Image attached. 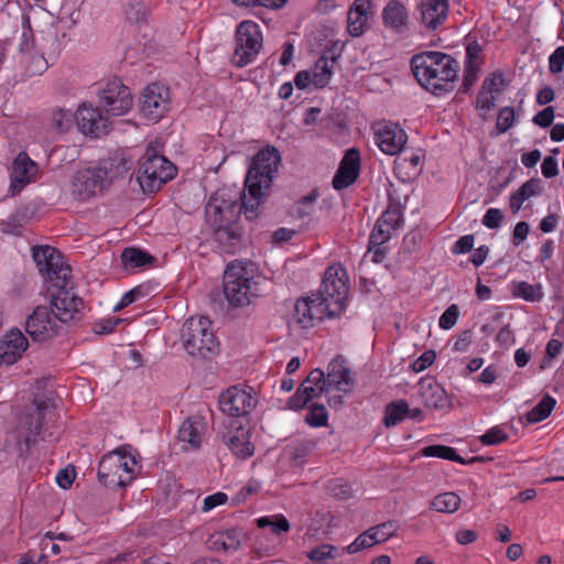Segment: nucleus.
Listing matches in <instances>:
<instances>
[{"label": "nucleus", "mask_w": 564, "mask_h": 564, "mask_svg": "<svg viewBox=\"0 0 564 564\" xmlns=\"http://www.w3.org/2000/svg\"><path fill=\"white\" fill-rule=\"evenodd\" d=\"M554 120V108L549 106L539 111L532 119V122L541 128H547Z\"/></svg>", "instance_id": "nucleus-62"}, {"label": "nucleus", "mask_w": 564, "mask_h": 564, "mask_svg": "<svg viewBox=\"0 0 564 564\" xmlns=\"http://www.w3.org/2000/svg\"><path fill=\"white\" fill-rule=\"evenodd\" d=\"M348 278L346 270L340 264L329 265L324 274L322 290L319 291L329 300H334L346 308L348 300Z\"/></svg>", "instance_id": "nucleus-18"}, {"label": "nucleus", "mask_w": 564, "mask_h": 564, "mask_svg": "<svg viewBox=\"0 0 564 564\" xmlns=\"http://www.w3.org/2000/svg\"><path fill=\"white\" fill-rule=\"evenodd\" d=\"M175 166L149 145L140 159L137 180L144 193H152L175 175Z\"/></svg>", "instance_id": "nucleus-7"}, {"label": "nucleus", "mask_w": 564, "mask_h": 564, "mask_svg": "<svg viewBox=\"0 0 564 564\" xmlns=\"http://www.w3.org/2000/svg\"><path fill=\"white\" fill-rule=\"evenodd\" d=\"M373 545H376V542L373 540L372 534L370 533V530L368 529L367 531L359 534L355 539V541L347 546V552L349 554H355L364 549H368Z\"/></svg>", "instance_id": "nucleus-53"}, {"label": "nucleus", "mask_w": 564, "mask_h": 564, "mask_svg": "<svg viewBox=\"0 0 564 564\" xmlns=\"http://www.w3.org/2000/svg\"><path fill=\"white\" fill-rule=\"evenodd\" d=\"M393 230L379 221L376 223L369 238V251L373 252L372 260L381 262L387 253L386 243L391 239Z\"/></svg>", "instance_id": "nucleus-37"}, {"label": "nucleus", "mask_w": 564, "mask_h": 564, "mask_svg": "<svg viewBox=\"0 0 564 564\" xmlns=\"http://www.w3.org/2000/svg\"><path fill=\"white\" fill-rule=\"evenodd\" d=\"M327 410L322 404H313L305 417L306 423L313 427L325 426L327 424Z\"/></svg>", "instance_id": "nucleus-51"}, {"label": "nucleus", "mask_w": 564, "mask_h": 564, "mask_svg": "<svg viewBox=\"0 0 564 564\" xmlns=\"http://www.w3.org/2000/svg\"><path fill=\"white\" fill-rule=\"evenodd\" d=\"M424 154L422 151H416L410 155H403L395 160V172L400 175L403 182L416 178L422 172V160Z\"/></svg>", "instance_id": "nucleus-33"}, {"label": "nucleus", "mask_w": 564, "mask_h": 564, "mask_svg": "<svg viewBox=\"0 0 564 564\" xmlns=\"http://www.w3.org/2000/svg\"><path fill=\"white\" fill-rule=\"evenodd\" d=\"M54 288L56 292L51 295V305L55 317L61 323L79 319L84 308L83 300L68 285Z\"/></svg>", "instance_id": "nucleus-16"}, {"label": "nucleus", "mask_w": 564, "mask_h": 564, "mask_svg": "<svg viewBox=\"0 0 564 564\" xmlns=\"http://www.w3.org/2000/svg\"><path fill=\"white\" fill-rule=\"evenodd\" d=\"M360 174V153L356 148L348 149L333 178V187L337 191L352 185Z\"/></svg>", "instance_id": "nucleus-25"}, {"label": "nucleus", "mask_w": 564, "mask_h": 564, "mask_svg": "<svg viewBox=\"0 0 564 564\" xmlns=\"http://www.w3.org/2000/svg\"><path fill=\"white\" fill-rule=\"evenodd\" d=\"M475 238L473 235H465L460 237L453 246L452 252L454 254H464L469 252L474 247Z\"/></svg>", "instance_id": "nucleus-64"}, {"label": "nucleus", "mask_w": 564, "mask_h": 564, "mask_svg": "<svg viewBox=\"0 0 564 564\" xmlns=\"http://www.w3.org/2000/svg\"><path fill=\"white\" fill-rule=\"evenodd\" d=\"M409 413V404L404 400H397L390 402L386 406V413H384V425L387 427L395 426L400 424L404 419H406V415Z\"/></svg>", "instance_id": "nucleus-41"}, {"label": "nucleus", "mask_w": 564, "mask_h": 564, "mask_svg": "<svg viewBox=\"0 0 564 564\" xmlns=\"http://www.w3.org/2000/svg\"><path fill=\"white\" fill-rule=\"evenodd\" d=\"M295 317L299 324L303 327L313 326L315 319L313 317V313L311 311L310 301L306 297L299 300L294 307Z\"/></svg>", "instance_id": "nucleus-50"}, {"label": "nucleus", "mask_w": 564, "mask_h": 564, "mask_svg": "<svg viewBox=\"0 0 564 564\" xmlns=\"http://www.w3.org/2000/svg\"><path fill=\"white\" fill-rule=\"evenodd\" d=\"M508 440L509 434L501 425H495L479 436L480 443L486 446L499 445Z\"/></svg>", "instance_id": "nucleus-49"}, {"label": "nucleus", "mask_w": 564, "mask_h": 564, "mask_svg": "<svg viewBox=\"0 0 564 564\" xmlns=\"http://www.w3.org/2000/svg\"><path fill=\"white\" fill-rule=\"evenodd\" d=\"M460 503L462 499L457 494L446 491L433 498L431 509L442 513H454L459 509Z\"/></svg>", "instance_id": "nucleus-39"}, {"label": "nucleus", "mask_w": 564, "mask_h": 564, "mask_svg": "<svg viewBox=\"0 0 564 564\" xmlns=\"http://www.w3.org/2000/svg\"><path fill=\"white\" fill-rule=\"evenodd\" d=\"M400 524L397 520H389L382 523H379L375 527H371L370 533L373 536L376 544L386 542L390 538H392L397 531L399 530Z\"/></svg>", "instance_id": "nucleus-47"}, {"label": "nucleus", "mask_w": 564, "mask_h": 564, "mask_svg": "<svg viewBox=\"0 0 564 564\" xmlns=\"http://www.w3.org/2000/svg\"><path fill=\"white\" fill-rule=\"evenodd\" d=\"M226 444L236 456L243 459L254 453V446L250 441V430L242 422L234 430L228 431Z\"/></svg>", "instance_id": "nucleus-28"}, {"label": "nucleus", "mask_w": 564, "mask_h": 564, "mask_svg": "<svg viewBox=\"0 0 564 564\" xmlns=\"http://www.w3.org/2000/svg\"><path fill=\"white\" fill-rule=\"evenodd\" d=\"M508 289L514 299L530 303L541 302L544 297L543 286L540 283L531 284L527 281L512 280L509 282Z\"/></svg>", "instance_id": "nucleus-36"}, {"label": "nucleus", "mask_w": 564, "mask_h": 564, "mask_svg": "<svg viewBox=\"0 0 564 564\" xmlns=\"http://www.w3.org/2000/svg\"><path fill=\"white\" fill-rule=\"evenodd\" d=\"M117 176L112 163L102 161L98 165L77 170L70 180L69 193L79 202H87L102 193Z\"/></svg>", "instance_id": "nucleus-6"}, {"label": "nucleus", "mask_w": 564, "mask_h": 564, "mask_svg": "<svg viewBox=\"0 0 564 564\" xmlns=\"http://www.w3.org/2000/svg\"><path fill=\"white\" fill-rule=\"evenodd\" d=\"M29 340L19 328H11L0 338V365L11 366L22 358Z\"/></svg>", "instance_id": "nucleus-23"}, {"label": "nucleus", "mask_w": 564, "mask_h": 564, "mask_svg": "<svg viewBox=\"0 0 564 564\" xmlns=\"http://www.w3.org/2000/svg\"><path fill=\"white\" fill-rule=\"evenodd\" d=\"M257 525L261 529H270L274 535H280L290 530V523L283 514H272L257 519Z\"/></svg>", "instance_id": "nucleus-43"}, {"label": "nucleus", "mask_w": 564, "mask_h": 564, "mask_svg": "<svg viewBox=\"0 0 564 564\" xmlns=\"http://www.w3.org/2000/svg\"><path fill=\"white\" fill-rule=\"evenodd\" d=\"M107 118L90 104H82L76 110V123L79 131L90 138H99L107 131Z\"/></svg>", "instance_id": "nucleus-22"}, {"label": "nucleus", "mask_w": 564, "mask_h": 564, "mask_svg": "<svg viewBox=\"0 0 564 564\" xmlns=\"http://www.w3.org/2000/svg\"><path fill=\"white\" fill-rule=\"evenodd\" d=\"M420 12L423 24L436 29L443 24L448 14L447 0H420Z\"/></svg>", "instance_id": "nucleus-29"}, {"label": "nucleus", "mask_w": 564, "mask_h": 564, "mask_svg": "<svg viewBox=\"0 0 564 564\" xmlns=\"http://www.w3.org/2000/svg\"><path fill=\"white\" fill-rule=\"evenodd\" d=\"M541 193V180L536 177L528 180L513 194H511L509 200L511 212L513 214H518L525 200L530 199L531 197L538 196Z\"/></svg>", "instance_id": "nucleus-35"}, {"label": "nucleus", "mask_w": 564, "mask_h": 564, "mask_svg": "<svg viewBox=\"0 0 564 564\" xmlns=\"http://www.w3.org/2000/svg\"><path fill=\"white\" fill-rule=\"evenodd\" d=\"M33 260L51 286H65L70 283V267L64 261L62 253L51 246L33 248Z\"/></svg>", "instance_id": "nucleus-9"}, {"label": "nucleus", "mask_w": 564, "mask_h": 564, "mask_svg": "<svg viewBox=\"0 0 564 564\" xmlns=\"http://www.w3.org/2000/svg\"><path fill=\"white\" fill-rule=\"evenodd\" d=\"M505 85L506 82L503 74L500 72H494L487 78H485L481 87L499 95Z\"/></svg>", "instance_id": "nucleus-57"}, {"label": "nucleus", "mask_w": 564, "mask_h": 564, "mask_svg": "<svg viewBox=\"0 0 564 564\" xmlns=\"http://www.w3.org/2000/svg\"><path fill=\"white\" fill-rule=\"evenodd\" d=\"M100 105L109 115H126L133 105L130 88L118 79L108 82L100 93Z\"/></svg>", "instance_id": "nucleus-15"}, {"label": "nucleus", "mask_w": 564, "mask_h": 564, "mask_svg": "<svg viewBox=\"0 0 564 564\" xmlns=\"http://www.w3.org/2000/svg\"><path fill=\"white\" fill-rule=\"evenodd\" d=\"M227 501H228V496L225 492L217 491V492L204 498L202 511L209 512V511L214 510L215 508L227 503Z\"/></svg>", "instance_id": "nucleus-59"}, {"label": "nucleus", "mask_w": 564, "mask_h": 564, "mask_svg": "<svg viewBox=\"0 0 564 564\" xmlns=\"http://www.w3.org/2000/svg\"><path fill=\"white\" fill-rule=\"evenodd\" d=\"M424 457H437L451 462L464 463V459L456 453V449L446 445H430L421 451Z\"/></svg>", "instance_id": "nucleus-44"}, {"label": "nucleus", "mask_w": 564, "mask_h": 564, "mask_svg": "<svg viewBox=\"0 0 564 564\" xmlns=\"http://www.w3.org/2000/svg\"><path fill=\"white\" fill-rule=\"evenodd\" d=\"M322 393L326 394L325 375L321 369H314L289 399L288 408L291 410L303 409L311 400Z\"/></svg>", "instance_id": "nucleus-21"}, {"label": "nucleus", "mask_w": 564, "mask_h": 564, "mask_svg": "<svg viewBox=\"0 0 564 564\" xmlns=\"http://www.w3.org/2000/svg\"><path fill=\"white\" fill-rule=\"evenodd\" d=\"M55 416L47 401H34L20 416L13 437L21 454L28 453L39 441L45 440L44 432Z\"/></svg>", "instance_id": "nucleus-5"}, {"label": "nucleus", "mask_w": 564, "mask_h": 564, "mask_svg": "<svg viewBox=\"0 0 564 564\" xmlns=\"http://www.w3.org/2000/svg\"><path fill=\"white\" fill-rule=\"evenodd\" d=\"M138 466V454L131 445L124 444L101 457L98 477L105 486L124 487L133 480Z\"/></svg>", "instance_id": "nucleus-4"}, {"label": "nucleus", "mask_w": 564, "mask_h": 564, "mask_svg": "<svg viewBox=\"0 0 564 564\" xmlns=\"http://www.w3.org/2000/svg\"><path fill=\"white\" fill-rule=\"evenodd\" d=\"M147 295H148V289L144 285H138V286L131 289L130 291L126 292L121 296V304L129 306L130 304L137 302L138 300H140Z\"/></svg>", "instance_id": "nucleus-63"}, {"label": "nucleus", "mask_w": 564, "mask_h": 564, "mask_svg": "<svg viewBox=\"0 0 564 564\" xmlns=\"http://www.w3.org/2000/svg\"><path fill=\"white\" fill-rule=\"evenodd\" d=\"M235 39L234 63L238 67L247 66L256 59L262 48L263 36L259 24L251 20L241 21L237 25Z\"/></svg>", "instance_id": "nucleus-11"}, {"label": "nucleus", "mask_w": 564, "mask_h": 564, "mask_svg": "<svg viewBox=\"0 0 564 564\" xmlns=\"http://www.w3.org/2000/svg\"><path fill=\"white\" fill-rule=\"evenodd\" d=\"M436 359V352L432 349L425 350L420 357H417L411 365V369L419 373L431 367Z\"/></svg>", "instance_id": "nucleus-56"}, {"label": "nucleus", "mask_w": 564, "mask_h": 564, "mask_svg": "<svg viewBox=\"0 0 564 564\" xmlns=\"http://www.w3.org/2000/svg\"><path fill=\"white\" fill-rule=\"evenodd\" d=\"M549 68L552 74H558L564 68V46H558L549 57Z\"/></svg>", "instance_id": "nucleus-60"}, {"label": "nucleus", "mask_w": 564, "mask_h": 564, "mask_svg": "<svg viewBox=\"0 0 564 564\" xmlns=\"http://www.w3.org/2000/svg\"><path fill=\"white\" fill-rule=\"evenodd\" d=\"M370 0H355L348 11L347 30L352 36H360L369 28L372 14Z\"/></svg>", "instance_id": "nucleus-27"}, {"label": "nucleus", "mask_w": 564, "mask_h": 564, "mask_svg": "<svg viewBox=\"0 0 564 564\" xmlns=\"http://www.w3.org/2000/svg\"><path fill=\"white\" fill-rule=\"evenodd\" d=\"M18 59L30 75L42 74L47 68L44 56L34 50V41L31 31H23L21 35Z\"/></svg>", "instance_id": "nucleus-24"}, {"label": "nucleus", "mask_w": 564, "mask_h": 564, "mask_svg": "<svg viewBox=\"0 0 564 564\" xmlns=\"http://www.w3.org/2000/svg\"><path fill=\"white\" fill-rule=\"evenodd\" d=\"M514 123V110L511 107H503L497 117V128L500 132L508 131Z\"/></svg>", "instance_id": "nucleus-55"}, {"label": "nucleus", "mask_w": 564, "mask_h": 564, "mask_svg": "<svg viewBox=\"0 0 564 564\" xmlns=\"http://www.w3.org/2000/svg\"><path fill=\"white\" fill-rule=\"evenodd\" d=\"M406 142L408 134L398 123H381L375 129V143L387 155L399 154Z\"/></svg>", "instance_id": "nucleus-19"}, {"label": "nucleus", "mask_w": 564, "mask_h": 564, "mask_svg": "<svg viewBox=\"0 0 564 564\" xmlns=\"http://www.w3.org/2000/svg\"><path fill=\"white\" fill-rule=\"evenodd\" d=\"M182 339L185 350L191 356L208 358L218 349L212 322L205 316L188 318L182 328Z\"/></svg>", "instance_id": "nucleus-8"}, {"label": "nucleus", "mask_w": 564, "mask_h": 564, "mask_svg": "<svg viewBox=\"0 0 564 564\" xmlns=\"http://www.w3.org/2000/svg\"><path fill=\"white\" fill-rule=\"evenodd\" d=\"M52 126L59 132L68 131L76 120V113L65 108H54L48 113Z\"/></svg>", "instance_id": "nucleus-42"}, {"label": "nucleus", "mask_w": 564, "mask_h": 564, "mask_svg": "<svg viewBox=\"0 0 564 564\" xmlns=\"http://www.w3.org/2000/svg\"><path fill=\"white\" fill-rule=\"evenodd\" d=\"M502 220V212L499 208L492 207L485 213L481 223L489 229H498L501 227Z\"/></svg>", "instance_id": "nucleus-58"}, {"label": "nucleus", "mask_w": 564, "mask_h": 564, "mask_svg": "<svg viewBox=\"0 0 564 564\" xmlns=\"http://www.w3.org/2000/svg\"><path fill=\"white\" fill-rule=\"evenodd\" d=\"M336 64V57L321 56L314 68L311 69L313 76V88H324L333 76L334 65Z\"/></svg>", "instance_id": "nucleus-38"}, {"label": "nucleus", "mask_w": 564, "mask_h": 564, "mask_svg": "<svg viewBox=\"0 0 564 564\" xmlns=\"http://www.w3.org/2000/svg\"><path fill=\"white\" fill-rule=\"evenodd\" d=\"M408 9L399 0H391L382 10V20L387 28L401 32L408 24Z\"/></svg>", "instance_id": "nucleus-32"}, {"label": "nucleus", "mask_w": 564, "mask_h": 564, "mask_svg": "<svg viewBox=\"0 0 564 564\" xmlns=\"http://www.w3.org/2000/svg\"><path fill=\"white\" fill-rule=\"evenodd\" d=\"M417 386L420 400L426 408L441 410L449 406L446 390L434 379L422 378Z\"/></svg>", "instance_id": "nucleus-26"}, {"label": "nucleus", "mask_w": 564, "mask_h": 564, "mask_svg": "<svg viewBox=\"0 0 564 564\" xmlns=\"http://www.w3.org/2000/svg\"><path fill=\"white\" fill-rule=\"evenodd\" d=\"M411 68L423 88L435 96H442L454 89L459 63L449 54L427 51L412 57Z\"/></svg>", "instance_id": "nucleus-2"}, {"label": "nucleus", "mask_w": 564, "mask_h": 564, "mask_svg": "<svg viewBox=\"0 0 564 564\" xmlns=\"http://www.w3.org/2000/svg\"><path fill=\"white\" fill-rule=\"evenodd\" d=\"M37 173L39 165L26 152H20L13 160L10 170L9 194L14 196L22 192L29 184L35 182Z\"/></svg>", "instance_id": "nucleus-17"}, {"label": "nucleus", "mask_w": 564, "mask_h": 564, "mask_svg": "<svg viewBox=\"0 0 564 564\" xmlns=\"http://www.w3.org/2000/svg\"><path fill=\"white\" fill-rule=\"evenodd\" d=\"M482 48L478 42H471L466 46L465 68L463 85L468 90L478 79V74L482 65Z\"/></svg>", "instance_id": "nucleus-31"}, {"label": "nucleus", "mask_w": 564, "mask_h": 564, "mask_svg": "<svg viewBox=\"0 0 564 564\" xmlns=\"http://www.w3.org/2000/svg\"><path fill=\"white\" fill-rule=\"evenodd\" d=\"M280 161V152L274 147H267L256 154L246 176L242 204L226 200L219 193L209 198L205 207L206 221L219 241L225 238L238 240L239 234L235 223L242 209L247 219L257 217V210L272 183Z\"/></svg>", "instance_id": "nucleus-1"}, {"label": "nucleus", "mask_w": 564, "mask_h": 564, "mask_svg": "<svg viewBox=\"0 0 564 564\" xmlns=\"http://www.w3.org/2000/svg\"><path fill=\"white\" fill-rule=\"evenodd\" d=\"M497 97V94L484 87L480 88L475 101V107L481 117H486L495 108Z\"/></svg>", "instance_id": "nucleus-48"}, {"label": "nucleus", "mask_w": 564, "mask_h": 564, "mask_svg": "<svg viewBox=\"0 0 564 564\" xmlns=\"http://www.w3.org/2000/svg\"><path fill=\"white\" fill-rule=\"evenodd\" d=\"M54 313L45 306H37L25 321V330L34 341L44 343L58 335L61 326Z\"/></svg>", "instance_id": "nucleus-14"}, {"label": "nucleus", "mask_w": 564, "mask_h": 564, "mask_svg": "<svg viewBox=\"0 0 564 564\" xmlns=\"http://www.w3.org/2000/svg\"><path fill=\"white\" fill-rule=\"evenodd\" d=\"M327 490L338 499H347L351 494L349 484L343 478L329 480L327 484Z\"/></svg>", "instance_id": "nucleus-52"}, {"label": "nucleus", "mask_w": 564, "mask_h": 564, "mask_svg": "<svg viewBox=\"0 0 564 564\" xmlns=\"http://www.w3.org/2000/svg\"><path fill=\"white\" fill-rule=\"evenodd\" d=\"M121 260L127 268H141L151 262L152 257L137 248H126L121 253Z\"/></svg>", "instance_id": "nucleus-45"}, {"label": "nucleus", "mask_w": 564, "mask_h": 564, "mask_svg": "<svg viewBox=\"0 0 564 564\" xmlns=\"http://www.w3.org/2000/svg\"><path fill=\"white\" fill-rule=\"evenodd\" d=\"M208 431L207 422L204 417L193 415L186 419L177 432V443L182 451L194 452L202 447Z\"/></svg>", "instance_id": "nucleus-20"}, {"label": "nucleus", "mask_w": 564, "mask_h": 564, "mask_svg": "<svg viewBox=\"0 0 564 564\" xmlns=\"http://www.w3.org/2000/svg\"><path fill=\"white\" fill-rule=\"evenodd\" d=\"M264 278L257 267L247 261L235 260L227 264L223 278V289L228 304L245 307L261 295Z\"/></svg>", "instance_id": "nucleus-3"}, {"label": "nucleus", "mask_w": 564, "mask_h": 564, "mask_svg": "<svg viewBox=\"0 0 564 564\" xmlns=\"http://www.w3.org/2000/svg\"><path fill=\"white\" fill-rule=\"evenodd\" d=\"M555 405L556 400L553 397L545 394L539 403L525 414V419L531 424L542 422L550 416Z\"/></svg>", "instance_id": "nucleus-40"}, {"label": "nucleus", "mask_w": 564, "mask_h": 564, "mask_svg": "<svg viewBox=\"0 0 564 564\" xmlns=\"http://www.w3.org/2000/svg\"><path fill=\"white\" fill-rule=\"evenodd\" d=\"M307 300L310 301L311 311L315 322L336 317L345 311L343 304H339L334 300H329V297L325 296L321 292L307 295Z\"/></svg>", "instance_id": "nucleus-30"}, {"label": "nucleus", "mask_w": 564, "mask_h": 564, "mask_svg": "<svg viewBox=\"0 0 564 564\" xmlns=\"http://www.w3.org/2000/svg\"><path fill=\"white\" fill-rule=\"evenodd\" d=\"M354 388V379L350 370L338 360H333L327 368L325 377L326 398L330 406H338L343 403L345 395Z\"/></svg>", "instance_id": "nucleus-13"}, {"label": "nucleus", "mask_w": 564, "mask_h": 564, "mask_svg": "<svg viewBox=\"0 0 564 564\" xmlns=\"http://www.w3.org/2000/svg\"><path fill=\"white\" fill-rule=\"evenodd\" d=\"M171 91L161 83H151L142 91L140 97V112L152 122L162 119L171 108Z\"/></svg>", "instance_id": "nucleus-12"}, {"label": "nucleus", "mask_w": 564, "mask_h": 564, "mask_svg": "<svg viewBox=\"0 0 564 564\" xmlns=\"http://www.w3.org/2000/svg\"><path fill=\"white\" fill-rule=\"evenodd\" d=\"M241 543V532L238 529L217 531L210 534L208 545L214 551L234 552Z\"/></svg>", "instance_id": "nucleus-34"}, {"label": "nucleus", "mask_w": 564, "mask_h": 564, "mask_svg": "<svg viewBox=\"0 0 564 564\" xmlns=\"http://www.w3.org/2000/svg\"><path fill=\"white\" fill-rule=\"evenodd\" d=\"M335 547L328 544H323L321 546H317L313 549L308 553V557L313 562H324L325 558L334 557Z\"/></svg>", "instance_id": "nucleus-61"}, {"label": "nucleus", "mask_w": 564, "mask_h": 564, "mask_svg": "<svg viewBox=\"0 0 564 564\" xmlns=\"http://www.w3.org/2000/svg\"><path fill=\"white\" fill-rule=\"evenodd\" d=\"M458 316H459L458 306L456 304L449 305L444 311V313L441 315V317L438 319L440 328H442L444 330L452 329L456 325V323L458 321Z\"/></svg>", "instance_id": "nucleus-54"}, {"label": "nucleus", "mask_w": 564, "mask_h": 564, "mask_svg": "<svg viewBox=\"0 0 564 564\" xmlns=\"http://www.w3.org/2000/svg\"><path fill=\"white\" fill-rule=\"evenodd\" d=\"M258 404V393L250 386L229 387L219 397L221 412L230 417L249 422V416Z\"/></svg>", "instance_id": "nucleus-10"}, {"label": "nucleus", "mask_w": 564, "mask_h": 564, "mask_svg": "<svg viewBox=\"0 0 564 564\" xmlns=\"http://www.w3.org/2000/svg\"><path fill=\"white\" fill-rule=\"evenodd\" d=\"M402 220L403 212L401 206L398 204H389L377 221L394 231L401 227Z\"/></svg>", "instance_id": "nucleus-46"}]
</instances>
